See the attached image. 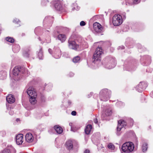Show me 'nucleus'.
<instances>
[{"instance_id": "f257e3e1", "label": "nucleus", "mask_w": 153, "mask_h": 153, "mask_svg": "<svg viewBox=\"0 0 153 153\" xmlns=\"http://www.w3.org/2000/svg\"><path fill=\"white\" fill-rule=\"evenodd\" d=\"M134 148V143L131 142H128L123 144L122 149L125 153H131L133 151Z\"/></svg>"}, {"instance_id": "f03ea898", "label": "nucleus", "mask_w": 153, "mask_h": 153, "mask_svg": "<svg viewBox=\"0 0 153 153\" xmlns=\"http://www.w3.org/2000/svg\"><path fill=\"white\" fill-rule=\"evenodd\" d=\"M27 94L30 97L29 101L32 105H34L36 102V98L37 94L36 92L32 89L31 88H29L27 91Z\"/></svg>"}, {"instance_id": "7ed1b4c3", "label": "nucleus", "mask_w": 153, "mask_h": 153, "mask_svg": "<svg viewBox=\"0 0 153 153\" xmlns=\"http://www.w3.org/2000/svg\"><path fill=\"white\" fill-rule=\"evenodd\" d=\"M102 53L103 51L102 48L99 47L97 48L93 55V59L94 60L93 62L100 61Z\"/></svg>"}, {"instance_id": "20e7f679", "label": "nucleus", "mask_w": 153, "mask_h": 153, "mask_svg": "<svg viewBox=\"0 0 153 153\" xmlns=\"http://www.w3.org/2000/svg\"><path fill=\"white\" fill-rule=\"evenodd\" d=\"M122 19L121 16L119 15H115L113 17L112 22L115 26H119L122 24Z\"/></svg>"}, {"instance_id": "39448f33", "label": "nucleus", "mask_w": 153, "mask_h": 153, "mask_svg": "<svg viewBox=\"0 0 153 153\" xmlns=\"http://www.w3.org/2000/svg\"><path fill=\"white\" fill-rule=\"evenodd\" d=\"M93 27L94 30L97 33H101L102 32L103 28L99 23L96 22L94 23Z\"/></svg>"}, {"instance_id": "423d86ee", "label": "nucleus", "mask_w": 153, "mask_h": 153, "mask_svg": "<svg viewBox=\"0 0 153 153\" xmlns=\"http://www.w3.org/2000/svg\"><path fill=\"white\" fill-rule=\"evenodd\" d=\"M68 43V46L70 48L76 50L79 48V45L76 44L74 41L69 40Z\"/></svg>"}, {"instance_id": "0eeeda50", "label": "nucleus", "mask_w": 153, "mask_h": 153, "mask_svg": "<svg viewBox=\"0 0 153 153\" xmlns=\"http://www.w3.org/2000/svg\"><path fill=\"white\" fill-rule=\"evenodd\" d=\"M126 125V123L124 120H120L118 122V126L117 128V131H120L121 129Z\"/></svg>"}, {"instance_id": "6e6552de", "label": "nucleus", "mask_w": 153, "mask_h": 153, "mask_svg": "<svg viewBox=\"0 0 153 153\" xmlns=\"http://www.w3.org/2000/svg\"><path fill=\"white\" fill-rule=\"evenodd\" d=\"M53 55L54 57L56 59L59 58L61 56V51L58 48H54Z\"/></svg>"}, {"instance_id": "1a4fd4ad", "label": "nucleus", "mask_w": 153, "mask_h": 153, "mask_svg": "<svg viewBox=\"0 0 153 153\" xmlns=\"http://www.w3.org/2000/svg\"><path fill=\"white\" fill-rule=\"evenodd\" d=\"M23 135L22 134H18L16 137V143L19 145L23 143Z\"/></svg>"}, {"instance_id": "9d476101", "label": "nucleus", "mask_w": 153, "mask_h": 153, "mask_svg": "<svg viewBox=\"0 0 153 153\" xmlns=\"http://www.w3.org/2000/svg\"><path fill=\"white\" fill-rule=\"evenodd\" d=\"M22 68L20 67L17 66L15 67L13 69V74L15 76H17L22 73Z\"/></svg>"}, {"instance_id": "9b49d317", "label": "nucleus", "mask_w": 153, "mask_h": 153, "mask_svg": "<svg viewBox=\"0 0 153 153\" xmlns=\"http://www.w3.org/2000/svg\"><path fill=\"white\" fill-rule=\"evenodd\" d=\"M25 138L26 141L29 143L31 142L33 140V136L32 134L30 133L26 134Z\"/></svg>"}, {"instance_id": "f8f14e48", "label": "nucleus", "mask_w": 153, "mask_h": 153, "mask_svg": "<svg viewBox=\"0 0 153 153\" xmlns=\"http://www.w3.org/2000/svg\"><path fill=\"white\" fill-rule=\"evenodd\" d=\"M6 100L9 103H12L15 102V99L13 95L9 94L6 97Z\"/></svg>"}, {"instance_id": "ddd939ff", "label": "nucleus", "mask_w": 153, "mask_h": 153, "mask_svg": "<svg viewBox=\"0 0 153 153\" xmlns=\"http://www.w3.org/2000/svg\"><path fill=\"white\" fill-rule=\"evenodd\" d=\"M54 6L57 10H60L62 7L61 1L59 0L55 1Z\"/></svg>"}, {"instance_id": "4468645a", "label": "nucleus", "mask_w": 153, "mask_h": 153, "mask_svg": "<svg viewBox=\"0 0 153 153\" xmlns=\"http://www.w3.org/2000/svg\"><path fill=\"white\" fill-rule=\"evenodd\" d=\"M54 129L56 133L58 134H61L63 132V129L62 128L58 125H56L54 127Z\"/></svg>"}, {"instance_id": "2eb2a0df", "label": "nucleus", "mask_w": 153, "mask_h": 153, "mask_svg": "<svg viewBox=\"0 0 153 153\" xmlns=\"http://www.w3.org/2000/svg\"><path fill=\"white\" fill-rule=\"evenodd\" d=\"M92 128V126L91 125H88L87 126L85 130V132L87 134H90Z\"/></svg>"}, {"instance_id": "dca6fc26", "label": "nucleus", "mask_w": 153, "mask_h": 153, "mask_svg": "<svg viewBox=\"0 0 153 153\" xmlns=\"http://www.w3.org/2000/svg\"><path fill=\"white\" fill-rule=\"evenodd\" d=\"M66 146L69 150L72 149L73 148V145L72 142L71 140H68L66 143Z\"/></svg>"}, {"instance_id": "f3484780", "label": "nucleus", "mask_w": 153, "mask_h": 153, "mask_svg": "<svg viewBox=\"0 0 153 153\" xmlns=\"http://www.w3.org/2000/svg\"><path fill=\"white\" fill-rule=\"evenodd\" d=\"M58 39L61 41L62 42L65 41L66 39V37L65 35L59 34L57 37Z\"/></svg>"}, {"instance_id": "a211bd4d", "label": "nucleus", "mask_w": 153, "mask_h": 153, "mask_svg": "<svg viewBox=\"0 0 153 153\" xmlns=\"http://www.w3.org/2000/svg\"><path fill=\"white\" fill-rule=\"evenodd\" d=\"M103 93L105 95L109 97V95L111 94V91L107 89H104L102 90L100 92L101 94H102Z\"/></svg>"}, {"instance_id": "6ab92c4d", "label": "nucleus", "mask_w": 153, "mask_h": 153, "mask_svg": "<svg viewBox=\"0 0 153 153\" xmlns=\"http://www.w3.org/2000/svg\"><path fill=\"white\" fill-rule=\"evenodd\" d=\"M142 84L141 83H140L136 87L137 90L140 92H141L142 91V90L143 88L142 87Z\"/></svg>"}, {"instance_id": "aec40b11", "label": "nucleus", "mask_w": 153, "mask_h": 153, "mask_svg": "<svg viewBox=\"0 0 153 153\" xmlns=\"http://www.w3.org/2000/svg\"><path fill=\"white\" fill-rule=\"evenodd\" d=\"M6 74L5 72H0V79H4L6 77Z\"/></svg>"}, {"instance_id": "412c9836", "label": "nucleus", "mask_w": 153, "mask_h": 153, "mask_svg": "<svg viewBox=\"0 0 153 153\" xmlns=\"http://www.w3.org/2000/svg\"><path fill=\"white\" fill-rule=\"evenodd\" d=\"M148 149L147 144L145 143L142 146V150L143 152H146Z\"/></svg>"}, {"instance_id": "4be33fe9", "label": "nucleus", "mask_w": 153, "mask_h": 153, "mask_svg": "<svg viewBox=\"0 0 153 153\" xmlns=\"http://www.w3.org/2000/svg\"><path fill=\"white\" fill-rule=\"evenodd\" d=\"M80 59L79 57L76 56L73 59V61L74 63H77L79 62Z\"/></svg>"}, {"instance_id": "5701e85b", "label": "nucleus", "mask_w": 153, "mask_h": 153, "mask_svg": "<svg viewBox=\"0 0 153 153\" xmlns=\"http://www.w3.org/2000/svg\"><path fill=\"white\" fill-rule=\"evenodd\" d=\"M6 40L10 43H13L14 42V39L12 37H7L6 39Z\"/></svg>"}, {"instance_id": "b1692460", "label": "nucleus", "mask_w": 153, "mask_h": 153, "mask_svg": "<svg viewBox=\"0 0 153 153\" xmlns=\"http://www.w3.org/2000/svg\"><path fill=\"white\" fill-rule=\"evenodd\" d=\"M105 114L106 116H108L111 115L112 113V110L111 109L107 110L106 111Z\"/></svg>"}, {"instance_id": "393cba45", "label": "nucleus", "mask_w": 153, "mask_h": 153, "mask_svg": "<svg viewBox=\"0 0 153 153\" xmlns=\"http://www.w3.org/2000/svg\"><path fill=\"white\" fill-rule=\"evenodd\" d=\"M108 148L111 149V150H114V146L113 144L112 143H109L108 146Z\"/></svg>"}, {"instance_id": "a878e982", "label": "nucleus", "mask_w": 153, "mask_h": 153, "mask_svg": "<svg viewBox=\"0 0 153 153\" xmlns=\"http://www.w3.org/2000/svg\"><path fill=\"white\" fill-rule=\"evenodd\" d=\"M41 49H41L40 51L39 52L38 54V56L40 59H42V57L43 56L42 52L41 51Z\"/></svg>"}, {"instance_id": "bb28decb", "label": "nucleus", "mask_w": 153, "mask_h": 153, "mask_svg": "<svg viewBox=\"0 0 153 153\" xmlns=\"http://www.w3.org/2000/svg\"><path fill=\"white\" fill-rule=\"evenodd\" d=\"M3 153H10V152L9 149H7L4 150Z\"/></svg>"}, {"instance_id": "cd10ccee", "label": "nucleus", "mask_w": 153, "mask_h": 153, "mask_svg": "<svg viewBox=\"0 0 153 153\" xmlns=\"http://www.w3.org/2000/svg\"><path fill=\"white\" fill-rule=\"evenodd\" d=\"M115 65H116L115 62H114L112 64V65L111 66L109 67H108V68L111 69V68H114L115 66Z\"/></svg>"}, {"instance_id": "c85d7f7f", "label": "nucleus", "mask_w": 153, "mask_h": 153, "mask_svg": "<svg viewBox=\"0 0 153 153\" xmlns=\"http://www.w3.org/2000/svg\"><path fill=\"white\" fill-rule=\"evenodd\" d=\"M80 25L81 26H83L85 25V23L84 21H82L80 23Z\"/></svg>"}, {"instance_id": "c756f323", "label": "nucleus", "mask_w": 153, "mask_h": 153, "mask_svg": "<svg viewBox=\"0 0 153 153\" xmlns=\"http://www.w3.org/2000/svg\"><path fill=\"white\" fill-rule=\"evenodd\" d=\"M133 2L135 4H137L138 3L139 1V0H133Z\"/></svg>"}, {"instance_id": "7c9ffc66", "label": "nucleus", "mask_w": 153, "mask_h": 153, "mask_svg": "<svg viewBox=\"0 0 153 153\" xmlns=\"http://www.w3.org/2000/svg\"><path fill=\"white\" fill-rule=\"evenodd\" d=\"M71 114L73 116H75L76 114V112L75 111H73L71 112Z\"/></svg>"}, {"instance_id": "2f4dec72", "label": "nucleus", "mask_w": 153, "mask_h": 153, "mask_svg": "<svg viewBox=\"0 0 153 153\" xmlns=\"http://www.w3.org/2000/svg\"><path fill=\"white\" fill-rule=\"evenodd\" d=\"M19 22V20L17 19H14L13 21V22H16L17 23Z\"/></svg>"}, {"instance_id": "473e14b6", "label": "nucleus", "mask_w": 153, "mask_h": 153, "mask_svg": "<svg viewBox=\"0 0 153 153\" xmlns=\"http://www.w3.org/2000/svg\"><path fill=\"white\" fill-rule=\"evenodd\" d=\"M90 151L88 149H86L84 152L85 153H89Z\"/></svg>"}, {"instance_id": "72a5a7b5", "label": "nucleus", "mask_w": 153, "mask_h": 153, "mask_svg": "<svg viewBox=\"0 0 153 153\" xmlns=\"http://www.w3.org/2000/svg\"><path fill=\"white\" fill-rule=\"evenodd\" d=\"M94 122L95 123H98V121L97 119H95L94 120Z\"/></svg>"}, {"instance_id": "f704fd0d", "label": "nucleus", "mask_w": 153, "mask_h": 153, "mask_svg": "<svg viewBox=\"0 0 153 153\" xmlns=\"http://www.w3.org/2000/svg\"><path fill=\"white\" fill-rule=\"evenodd\" d=\"M74 74L72 72L70 73L69 74V76L71 77L73 76H74Z\"/></svg>"}, {"instance_id": "c9c22d12", "label": "nucleus", "mask_w": 153, "mask_h": 153, "mask_svg": "<svg viewBox=\"0 0 153 153\" xmlns=\"http://www.w3.org/2000/svg\"><path fill=\"white\" fill-rule=\"evenodd\" d=\"M9 113V114L11 115H13V112L12 111H10Z\"/></svg>"}, {"instance_id": "e433bc0d", "label": "nucleus", "mask_w": 153, "mask_h": 153, "mask_svg": "<svg viewBox=\"0 0 153 153\" xmlns=\"http://www.w3.org/2000/svg\"><path fill=\"white\" fill-rule=\"evenodd\" d=\"M48 51L51 54V51H52V50L51 49H48Z\"/></svg>"}, {"instance_id": "4c0bfd02", "label": "nucleus", "mask_w": 153, "mask_h": 153, "mask_svg": "<svg viewBox=\"0 0 153 153\" xmlns=\"http://www.w3.org/2000/svg\"><path fill=\"white\" fill-rule=\"evenodd\" d=\"M124 48V46H122L121 49H123Z\"/></svg>"}, {"instance_id": "58836bf2", "label": "nucleus", "mask_w": 153, "mask_h": 153, "mask_svg": "<svg viewBox=\"0 0 153 153\" xmlns=\"http://www.w3.org/2000/svg\"><path fill=\"white\" fill-rule=\"evenodd\" d=\"M72 123H69V125H70V126H71V125H72Z\"/></svg>"}, {"instance_id": "ea45409f", "label": "nucleus", "mask_w": 153, "mask_h": 153, "mask_svg": "<svg viewBox=\"0 0 153 153\" xmlns=\"http://www.w3.org/2000/svg\"><path fill=\"white\" fill-rule=\"evenodd\" d=\"M65 29L66 30H68V28H65Z\"/></svg>"}, {"instance_id": "a19ab883", "label": "nucleus", "mask_w": 153, "mask_h": 153, "mask_svg": "<svg viewBox=\"0 0 153 153\" xmlns=\"http://www.w3.org/2000/svg\"><path fill=\"white\" fill-rule=\"evenodd\" d=\"M17 121L18 120H19V119H17V120H16Z\"/></svg>"}, {"instance_id": "79ce46f5", "label": "nucleus", "mask_w": 153, "mask_h": 153, "mask_svg": "<svg viewBox=\"0 0 153 153\" xmlns=\"http://www.w3.org/2000/svg\"><path fill=\"white\" fill-rule=\"evenodd\" d=\"M120 47H121L120 46V47H119V49H120Z\"/></svg>"}, {"instance_id": "37998d69", "label": "nucleus", "mask_w": 153, "mask_h": 153, "mask_svg": "<svg viewBox=\"0 0 153 153\" xmlns=\"http://www.w3.org/2000/svg\"><path fill=\"white\" fill-rule=\"evenodd\" d=\"M47 17H46V18H45V19H47Z\"/></svg>"}, {"instance_id": "c03bdc74", "label": "nucleus", "mask_w": 153, "mask_h": 153, "mask_svg": "<svg viewBox=\"0 0 153 153\" xmlns=\"http://www.w3.org/2000/svg\"><path fill=\"white\" fill-rule=\"evenodd\" d=\"M152 93H151L150 94H151H151H152Z\"/></svg>"}]
</instances>
